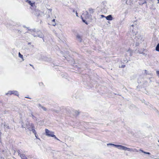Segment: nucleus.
I'll list each match as a JSON object with an SVG mask.
<instances>
[{"label":"nucleus","instance_id":"473e14b6","mask_svg":"<svg viewBox=\"0 0 159 159\" xmlns=\"http://www.w3.org/2000/svg\"><path fill=\"white\" fill-rule=\"evenodd\" d=\"M56 25V24H55V25H53L54 26H55Z\"/></svg>","mask_w":159,"mask_h":159},{"label":"nucleus","instance_id":"c756f323","mask_svg":"<svg viewBox=\"0 0 159 159\" xmlns=\"http://www.w3.org/2000/svg\"><path fill=\"white\" fill-rule=\"evenodd\" d=\"M55 20L54 19H53L52 20V21L53 22H54L55 21Z\"/></svg>","mask_w":159,"mask_h":159},{"label":"nucleus","instance_id":"dca6fc26","mask_svg":"<svg viewBox=\"0 0 159 159\" xmlns=\"http://www.w3.org/2000/svg\"><path fill=\"white\" fill-rule=\"evenodd\" d=\"M139 151H141V152H143V153H144L145 154H148V155H150V153L149 152H144V151H143V150H141V149H140L139 150Z\"/></svg>","mask_w":159,"mask_h":159},{"label":"nucleus","instance_id":"b1692460","mask_svg":"<svg viewBox=\"0 0 159 159\" xmlns=\"http://www.w3.org/2000/svg\"><path fill=\"white\" fill-rule=\"evenodd\" d=\"M75 13H76V16L77 17H78V13L76 11L75 12Z\"/></svg>","mask_w":159,"mask_h":159},{"label":"nucleus","instance_id":"a211bd4d","mask_svg":"<svg viewBox=\"0 0 159 159\" xmlns=\"http://www.w3.org/2000/svg\"><path fill=\"white\" fill-rule=\"evenodd\" d=\"M107 146L111 145V146H113L116 147V146H117V145H115V144H112V143H109L107 144Z\"/></svg>","mask_w":159,"mask_h":159},{"label":"nucleus","instance_id":"1a4fd4ad","mask_svg":"<svg viewBox=\"0 0 159 159\" xmlns=\"http://www.w3.org/2000/svg\"><path fill=\"white\" fill-rule=\"evenodd\" d=\"M116 147L119 149L125 151L126 147L124 146L121 145H117Z\"/></svg>","mask_w":159,"mask_h":159},{"label":"nucleus","instance_id":"20e7f679","mask_svg":"<svg viewBox=\"0 0 159 159\" xmlns=\"http://www.w3.org/2000/svg\"><path fill=\"white\" fill-rule=\"evenodd\" d=\"M13 94L17 96H19V93L18 92L16 91H9L8 92L6 93V94L7 95L8 94L11 95Z\"/></svg>","mask_w":159,"mask_h":159},{"label":"nucleus","instance_id":"cd10ccee","mask_svg":"<svg viewBox=\"0 0 159 159\" xmlns=\"http://www.w3.org/2000/svg\"><path fill=\"white\" fill-rule=\"evenodd\" d=\"M82 20H83V21L84 22H85V23H86V24H87V23L85 22V20H84L83 19H82Z\"/></svg>","mask_w":159,"mask_h":159},{"label":"nucleus","instance_id":"4be33fe9","mask_svg":"<svg viewBox=\"0 0 159 159\" xmlns=\"http://www.w3.org/2000/svg\"><path fill=\"white\" fill-rule=\"evenodd\" d=\"M75 115H78V114H79V112L78 111H75Z\"/></svg>","mask_w":159,"mask_h":159},{"label":"nucleus","instance_id":"c9c22d12","mask_svg":"<svg viewBox=\"0 0 159 159\" xmlns=\"http://www.w3.org/2000/svg\"><path fill=\"white\" fill-rule=\"evenodd\" d=\"M30 65L31 66H32V65H31V64H30Z\"/></svg>","mask_w":159,"mask_h":159},{"label":"nucleus","instance_id":"7ed1b4c3","mask_svg":"<svg viewBox=\"0 0 159 159\" xmlns=\"http://www.w3.org/2000/svg\"><path fill=\"white\" fill-rule=\"evenodd\" d=\"M32 13L34 15L37 16H41L43 14V13L42 11L38 9H36L34 11H32Z\"/></svg>","mask_w":159,"mask_h":159},{"label":"nucleus","instance_id":"f03ea898","mask_svg":"<svg viewBox=\"0 0 159 159\" xmlns=\"http://www.w3.org/2000/svg\"><path fill=\"white\" fill-rule=\"evenodd\" d=\"M26 127L30 131H32L34 134H35V130L34 129V126L33 123H30L27 122Z\"/></svg>","mask_w":159,"mask_h":159},{"label":"nucleus","instance_id":"6e6552de","mask_svg":"<svg viewBox=\"0 0 159 159\" xmlns=\"http://www.w3.org/2000/svg\"><path fill=\"white\" fill-rule=\"evenodd\" d=\"M125 150H127L129 152H138V151L137 150L136 148H128L127 147H126Z\"/></svg>","mask_w":159,"mask_h":159},{"label":"nucleus","instance_id":"ddd939ff","mask_svg":"<svg viewBox=\"0 0 159 159\" xmlns=\"http://www.w3.org/2000/svg\"><path fill=\"white\" fill-rule=\"evenodd\" d=\"M34 37H35V36H38V37H39L40 38H43V34L41 33V34H37V35H36L35 34H34Z\"/></svg>","mask_w":159,"mask_h":159},{"label":"nucleus","instance_id":"bb28decb","mask_svg":"<svg viewBox=\"0 0 159 159\" xmlns=\"http://www.w3.org/2000/svg\"><path fill=\"white\" fill-rule=\"evenodd\" d=\"M101 16L102 17H105V16H104V15H102Z\"/></svg>","mask_w":159,"mask_h":159},{"label":"nucleus","instance_id":"39448f33","mask_svg":"<svg viewBox=\"0 0 159 159\" xmlns=\"http://www.w3.org/2000/svg\"><path fill=\"white\" fill-rule=\"evenodd\" d=\"M26 2L30 5L34 9H35L36 7L35 2L34 1L32 2L30 0H27Z\"/></svg>","mask_w":159,"mask_h":159},{"label":"nucleus","instance_id":"72a5a7b5","mask_svg":"<svg viewBox=\"0 0 159 159\" xmlns=\"http://www.w3.org/2000/svg\"><path fill=\"white\" fill-rule=\"evenodd\" d=\"M26 98H29L28 97H26Z\"/></svg>","mask_w":159,"mask_h":159},{"label":"nucleus","instance_id":"4468645a","mask_svg":"<svg viewBox=\"0 0 159 159\" xmlns=\"http://www.w3.org/2000/svg\"><path fill=\"white\" fill-rule=\"evenodd\" d=\"M30 116H31L33 119L34 120H37L36 117L33 115L32 112H31V116L30 115Z\"/></svg>","mask_w":159,"mask_h":159},{"label":"nucleus","instance_id":"412c9836","mask_svg":"<svg viewBox=\"0 0 159 159\" xmlns=\"http://www.w3.org/2000/svg\"><path fill=\"white\" fill-rule=\"evenodd\" d=\"M136 53H140V54H141V53H143V51H139V50H138V51H137Z\"/></svg>","mask_w":159,"mask_h":159},{"label":"nucleus","instance_id":"423d86ee","mask_svg":"<svg viewBox=\"0 0 159 159\" xmlns=\"http://www.w3.org/2000/svg\"><path fill=\"white\" fill-rule=\"evenodd\" d=\"M134 27H136V25H132L130 27V31L133 34V35L136 34L134 30Z\"/></svg>","mask_w":159,"mask_h":159},{"label":"nucleus","instance_id":"4c0bfd02","mask_svg":"<svg viewBox=\"0 0 159 159\" xmlns=\"http://www.w3.org/2000/svg\"><path fill=\"white\" fill-rule=\"evenodd\" d=\"M158 142L159 143V140L158 141Z\"/></svg>","mask_w":159,"mask_h":159},{"label":"nucleus","instance_id":"f257e3e1","mask_svg":"<svg viewBox=\"0 0 159 159\" xmlns=\"http://www.w3.org/2000/svg\"><path fill=\"white\" fill-rule=\"evenodd\" d=\"M45 134L46 136L49 137L54 138L55 139L60 141V140L57 138L54 134V132L51 131H50L47 129H45Z\"/></svg>","mask_w":159,"mask_h":159},{"label":"nucleus","instance_id":"7c9ffc66","mask_svg":"<svg viewBox=\"0 0 159 159\" xmlns=\"http://www.w3.org/2000/svg\"><path fill=\"white\" fill-rule=\"evenodd\" d=\"M157 1H158L157 3H159V0H157Z\"/></svg>","mask_w":159,"mask_h":159},{"label":"nucleus","instance_id":"e433bc0d","mask_svg":"<svg viewBox=\"0 0 159 159\" xmlns=\"http://www.w3.org/2000/svg\"><path fill=\"white\" fill-rule=\"evenodd\" d=\"M31 9H32V8L31 7H30Z\"/></svg>","mask_w":159,"mask_h":159},{"label":"nucleus","instance_id":"6ab92c4d","mask_svg":"<svg viewBox=\"0 0 159 159\" xmlns=\"http://www.w3.org/2000/svg\"><path fill=\"white\" fill-rule=\"evenodd\" d=\"M19 56L20 57V58H21L22 59V60L23 61H24V59H23V56L21 55L20 52H19Z\"/></svg>","mask_w":159,"mask_h":159},{"label":"nucleus","instance_id":"9b49d317","mask_svg":"<svg viewBox=\"0 0 159 159\" xmlns=\"http://www.w3.org/2000/svg\"><path fill=\"white\" fill-rule=\"evenodd\" d=\"M106 18L107 20H112V17L111 15H109L105 17Z\"/></svg>","mask_w":159,"mask_h":159},{"label":"nucleus","instance_id":"5701e85b","mask_svg":"<svg viewBox=\"0 0 159 159\" xmlns=\"http://www.w3.org/2000/svg\"><path fill=\"white\" fill-rule=\"evenodd\" d=\"M30 112H29V116L30 115L31 116V112H32V111L30 110H29Z\"/></svg>","mask_w":159,"mask_h":159},{"label":"nucleus","instance_id":"2f4dec72","mask_svg":"<svg viewBox=\"0 0 159 159\" xmlns=\"http://www.w3.org/2000/svg\"><path fill=\"white\" fill-rule=\"evenodd\" d=\"M124 66H124H124H122V67H124Z\"/></svg>","mask_w":159,"mask_h":159},{"label":"nucleus","instance_id":"f8f14e48","mask_svg":"<svg viewBox=\"0 0 159 159\" xmlns=\"http://www.w3.org/2000/svg\"><path fill=\"white\" fill-rule=\"evenodd\" d=\"M127 55L129 56H131L132 55V52L130 49H129L127 51Z\"/></svg>","mask_w":159,"mask_h":159},{"label":"nucleus","instance_id":"f3484780","mask_svg":"<svg viewBox=\"0 0 159 159\" xmlns=\"http://www.w3.org/2000/svg\"><path fill=\"white\" fill-rule=\"evenodd\" d=\"M77 38L78 39V40L81 42V37L79 35H77L76 36Z\"/></svg>","mask_w":159,"mask_h":159},{"label":"nucleus","instance_id":"a878e982","mask_svg":"<svg viewBox=\"0 0 159 159\" xmlns=\"http://www.w3.org/2000/svg\"><path fill=\"white\" fill-rule=\"evenodd\" d=\"M34 134L35 135V137L36 138H37V134H36V131H35V134Z\"/></svg>","mask_w":159,"mask_h":159},{"label":"nucleus","instance_id":"0eeeda50","mask_svg":"<svg viewBox=\"0 0 159 159\" xmlns=\"http://www.w3.org/2000/svg\"><path fill=\"white\" fill-rule=\"evenodd\" d=\"M18 153V155L21 158H24L25 159H27V157L24 154H21L20 153V151L19 150L17 151Z\"/></svg>","mask_w":159,"mask_h":159},{"label":"nucleus","instance_id":"f704fd0d","mask_svg":"<svg viewBox=\"0 0 159 159\" xmlns=\"http://www.w3.org/2000/svg\"><path fill=\"white\" fill-rule=\"evenodd\" d=\"M26 98H29L28 97H26Z\"/></svg>","mask_w":159,"mask_h":159},{"label":"nucleus","instance_id":"aec40b11","mask_svg":"<svg viewBox=\"0 0 159 159\" xmlns=\"http://www.w3.org/2000/svg\"><path fill=\"white\" fill-rule=\"evenodd\" d=\"M156 50L157 51L159 52V43H158L157 45L156 48Z\"/></svg>","mask_w":159,"mask_h":159},{"label":"nucleus","instance_id":"2eb2a0df","mask_svg":"<svg viewBox=\"0 0 159 159\" xmlns=\"http://www.w3.org/2000/svg\"><path fill=\"white\" fill-rule=\"evenodd\" d=\"M39 107H41L42 109H43V110L44 111H46L47 110L46 108L45 107L42 106L41 105H39Z\"/></svg>","mask_w":159,"mask_h":159},{"label":"nucleus","instance_id":"393cba45","mask_svg":"<svg viewBox=\"0 0 159 159\" xmlns=\"http://www.w3.org/2000/svg\"><path fill=\"white\" fill-rule=\"evenodd\" d=\"M39 84L40 86L43 85V83L42 82H40L39 83Z\"/></svg>","mask_w":159,"mask_h":159},{"label":"nucleus","instance_id":"9d476101","mask_svg":"<svg viewBox=\"0 0 159 159\" xmlns=\"http://www.w3.org/2000/svg\"><path fill=\"white\" fill-rule=\"evenodd\" d=\"M3 128L5 131H7L9 129V127L8 125L6 124L5 123H4L3 124Z\"/></svg>","mask_w":159,"mask_h":159},{"label":"nucleus","instance_id":"c85d7f7f","mask_svg":"<svg viewBox=\"0 0 159 159\" xmlns=\"http://www.w3.org/2000/svg\"><path fill=\"white\" fill-rule=\"evenodd\" d=\"M75 12V10L74 9H73V12Z\"/></svg>","mask_w":159,"mask_h":159}]
</instances>
